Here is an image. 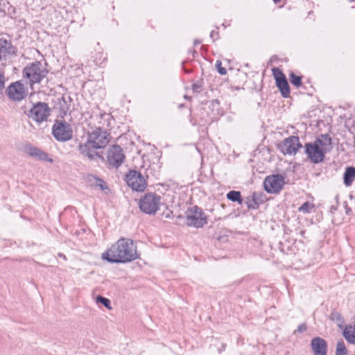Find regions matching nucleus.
Instances as JSON below:
<instances>
[{
  "label": "nucleus",
  "instance_id": "f257e3e1",
  "mask_svg": "<svg viewBox=\"0 0 355 355\" xmlns=\"http://www.w3.org/2000/svg\"><path fill=\"white\" fill-rule=\"evenodd\" d=\"M139 258L135 242L128 238H121L102 254V259L110 263H127Z\"/></svg>",
  "mask_w": 355,
  "mask_h": 355
},
{
  "label": "nucleus",
  "instance_id": "f03ea898",
  "mask_svg": "<svg viewBox=\"0 0 355 355\" xmlns=\"http://www.w3.org/2000/svg\"><path fill=\"white\" fill-rule=\"evenodd\" d=\"M110 141V134L103 126L94 128L88 133L87 142L94 149L105 148Z\"/></svg>",
  "mask_w": 355,
  "mask_h": 355
},
{
  "label": "nucleus",
  "instance_id": "7ed1b4c3",
  "mask_svg": "<svg viewBox=\"0 0 355 355\" xmlns=\"http://www.w3.org/2000/svg\"><path fill=\"white\" fill-rule=\"evenodd\" d=\"M162 204L161 197L155 193H146L139 200V208L145 214H155Z\"/></svg>",
  "mask_w": 355,
  "mask_h": 355
},
{
  "label": "nucleus",
  "instance_id": "20e7f679",
  "mask_svg": "<svg viewBox=\"0 0 355 355\" xmlns=\"http://www.w3.org/2000/svg\"><path fill=\"white\" fill-rule=\"evenodd\" d=\"M47 73L48 71L40 62H33L23 70L24 76L29 80L31 85L40 83Z\"/></svg>",
  "mask_w": 355,
  "mask_h": 355
},
{
  "label": "nucleus",
  "instance_id": "39448f33",
  "mask_svg": "<svg viewBox=\"0 0 355 355\" xmlns=\"http://www.w3.org/2000/svg\"><path fill=\"white\" fill-rule=\"evenodd\" d=\"M51 109L46 103L38 102L29 110L28 116L40 123L47 121Z\"/></svg>",
  "mask_w": 355,
  "mask_h": 355
},
{
  "label": "nucleus",
  "instance_id": "423d86ee",
  "mask_svg": "<svg viewBox=\"0 0 355 355\" xmlns=\"http://www.w3.org/2000/svg\"><path fill=\"white\" fill-rule=\"evenodd\" d=\"M187 223L189 226L201 227L205 225L207 217L202 211V209L198 207H192L186 212Z\"/></svg>",
  "mask_w": 355,
  "mask_h": 355
},
{
  "label": "nucleus",
  "instance_id": "0eeeda50",
  "mask_svg": "<svg viewBox=\"0 0 355 355\" xmlns=\"http://www.w3.org/2000/svg\"><path fill=\"white\" fill-rule=\"evenodd\" d=\"M52 133L60 141H68L72 137L71 127L66 121H57L53 126Z\"/></svg>",
  "mask_w": 355,
  "mask_h": 355
},
{
  "label": "nucleus",
  "instance_id": "6e6552de",
  "mask_svg": "<svg viewBox=\"0 0 355 355\" xmlns=\"http://www.w3.org/2000/svg\"><path fill=\"white\" fill-rule=\"evenodd\" d=\"M128 185L136 191H143L146 187V181L141 173L130 171L125 176Z\"/></svg>",
  "mask_w": 355,
  "mask_h": 355
},
{
  "label": "nucleus",
  "instance_id": "1a4fd4ad",
  "mask_svg": "<svg viewBox=\"0 0 355 355\" xmlns=\"http://www.w3.org/2000/svg\"><path fill=\"white\" fill-rule=\"evenodd\" d=\"M284 184V178L279 174L267 177L263 182L265 190L270 193L279 192Z\"/></svg>",
  "mask_w": 355,
  "mask_h": 355
},
{
  "label": "nucleus",
  "instance_id": "9d476101",
  "mask_svg": "<svg viewBox=\"0 0 355 355\" xmlns=\"http://www.w3.org/2000/svg\"><path fill=\"white\" fill-rule=\"evenodd\" d=\"M302 148L298 137L291 136L279 145L281 152L284 155H295Z\"/></svg>",
  "mask_w": 355,
  "mask_h": 355
},
{
  "label": "nucleus",
  "instance_id": "9b49d317",
  "mask_svg": "<svg viewBox=\"0 0 355 355\" xmlns=\"http://www.w3.org/2000/svg\"><path fill=\"white\" fill-rule=\"evenodd\" d=\"M107 162L110 165L118 168L125 159L123 149L118 145H114L110 148L107 153Z\"/></svg>",
  "mask_w": 355,
  "mask_h": 355
},
{
  "label": "nucleus",
  "instance_id": "f8f14e48",
  "mask_svg": "<svg viewBox=\"0 0 355 355\" xmlns=\"http://www.w3.org/2000/svg\"><path fill=\"white\" fill-rule=\"evenodd\" d=\"M272 73L276 81V86L279 89L283 97L287 98L290 95V87L285 75L278 68L272 69Z\"/></svg>",
  "mask_w": 355,
  "mask_h": 355
},
{
  "label": "nucleus",
  "instance_id": "ddd939ff",
  "mask_svg": "<svg viewBox=\"0 0 355 355\" xmlns=\"http://www.w3.org/2000/svg\"><path fill=\"white\" fill-rule=\"evenodd\" d=\"M27 89L20 82L12 83L7 89L9 98L13 101H19L27 95Z\"/></svg>",
  "mask_w": 355,
  "mask_h": 355
},
{
  "label": "nucleus",
  "instance_id": "4468645a",
  "mask_svg": "<svg viewBox=\"0 0 355 355\" xmlns=\"http://www.w3.org/2000/svg\"><path fill=\"white\" fill-rule=\"evenodd\" d=\"M15 55V48L10 41L6 39H0V63L5 66L6 62L12 55Z\"/></svg>",
  "mask_w": 355,
  "mask_h": 355
},
{
  "label": "nucleus",
  "instance_id": "2eb2a0df",
  "mask_svg": "<svg viewBox=\"0 0 355 355\" xmlns=\"http://www.w3.org/2000/svg\"><path fill=\"white\" fill-rule=\"evenodd\" d=\"M305 153L311 162L314 164L320 163L324 159L325 154L313 142L306 144Z\"/></svg>",
  "mask_w": 355,
  "mask_h": 355
},
{
  "label": "nucleus",
  "instance_id": "dca6fc26",
  "mask_svg": "<svg viewBox=\"0 0 355 355\" xmlns=\"http://www.w3.org/2000/svg\"><path fill=\"white\" fill-rule=\"evenodd\" d=\"M311 347L314 355H327V342L320 337H315L311 341Z\"/></svg>",
  "mask_w": 355,
  "mask_h": 355
},
{
  "label": "nucleus",
  "instance_id": "f3484780",
  "mask_svg": "<svg viewBox=\"0 0 355 355\" xmlns=\"http://www.w3.org/2000/svg\"><path fill=\"white\" fill-rule=\"evenodd\" d=\"M324 153L333 148L331 138L327 134L320 135L313 142Z\"/></svg>",
  "mask_w": 355,
  "mask_h": 355
},
{
  "label": "nucleus",
  "instance_id": "a211bd4d",
  "mask_svg": "<svg viewBox=\"0 0 355 355\" xmlns=\"http://www.w3.org/2000/svg\"><path fill=\"white\" fill-rule=\"evenodd\" d=\"M25 151L28 155L38 160L46 161L51 163L53 162V159L49 157V155L46 153L36 147L30 145L27 146L25 147Z\"/></svg>",
  "mask_w": 355,
  "mask_h": 355
},
{
  "label": "nucleus",
  "instance_id": "6ab92c4d",
  "mask_svg": "<svg viewBox=\"0 0 355 355\" xmlns=\"http://www.w3.org/2000/svg\"><path fill=\"white\" fill-rule=\"evenodd\" d=\"M79 150L81 154L87 157L89 159H94L98 155L94 148L92 147V144H89L88 142L80 144Z\"/></svg>",
  "mask_w": 355,
  "mask_h": 355
},
{
  "label": "nucleus",
  "instance_id": "aec40b11",
  "mask_svg": "<svg viewBox=\"0 0 355 355\" xmlns=\"http://www.w3.org/2000/svg\"><path fill=\"white\" fill-rule=\"evenodd\" d=\"M355 179V167L348 166L345 168V171L343 175V182L346 187L352 185V182Z\"/></svg>",
  "mask_w": 355,
  "mask_h": 355
},
{
  "label": "nucleus",
  "instance_id": "412c9836",
  "mask_svg": "<svg viewBox=\"0 0 355 355\" xmlns=\"http://www.w3.org/2000/svg\"><path fill=\"white\" fill-rule=\"evenodd\" d=\"M345 338L352 344H355V327L347 326L343 331Z\"/></svg>",
  "mask_w": 355,
  "mask_h": 355
},
{
  "label": "nucleus",
  "instance_id": "4be33fe9",
  "mask_svg": "<svg viewBox=\"0 0 355 355\" xmlns=\"http://www.w3.org/2000/svg\"><path fill=\"white\" fill-rule=\"evenodd\" d=\"M227 198L232 202H237L240 205L243 203V199L240 191H230L227 194Z\"/></svg>",
  "mask_w": 355,
  "mask_h": 355
},
{
  "label": "nucleus",
  "instance_id": "5701e85b",
  "mask_svg": "<svg viewBox=\"0 0 355 355\" xmlns=\"http://www.w3.org/2000/svg\"><path fill=\"white\" fill-rule=\"evenodd\" d=\"M314 208V205L309 202H305L299 208L298 211L304 214H308Z\"/></svg>",
  "mask_w": 355,
  "mask_h": 355
},
{
  "label": "nucleus",
  "instance_id": "b1692460",
  "mask_svg": "<svg viewBox=\"0 0 355 355\" xmlns=\"http://www.w3.org/2000/svg\"><path fill=\"white\" fill-rule=\"evenodd\" d=\"M347 350L343 340L338 342L336 355H346Z\"/></svg>",
  "mask_w": 355,
  "mask_h": 355
},
{
  "label": "nucleus",
  "instance_id": "393cba45",
  "mask_svg": "<svg viewBox=\"0 0 355 355\" xmlns=\"http://www.w3.org/2000/svg\"><path fill=\"white\" fill-rule=\"evenodd\" d=\"M290 80L291 83L297 87L302 85V78L300 76H296L293 73L290 74Z\"/></svg>",
  "mask_w": 355,
  "mask_h": 355
},
{
  "label": "nucleus",
  "instance_id": "a878e982",
  "mask_svg": "<svg viewBox=\"0 0 355 355\" xmlns=\"http://www.w3.org/2000/svg\"><path fill=\"white\" fill-rule=\"evenodd\" d=\"M97 302L101 303L103 304L107 309H111L112 307L110 306V301L109 299L105 298L103 296H98L96 298Z\"/></svg>",
  "mask_w": 355,
  "mask_h": 355
},
{
  "label": "nucleus",
  "instance_id": "bb28decb",
  "mask_svg": "<svg viewBox=\"0 0 355 355\" xmlns=\"http://www.w3.org/2000/svg\"><path fill=\"white\" fill-rule=\"evenodd\" d=\"M216 67L220 75H225L227 73L226 69L222 67V62L220 60L216 61Z\"/></svg>",
  "mask_w": 355,
  "mask_h": 355
},
{
  "label": "nucleus",
  "instance_id": "cd10ccee",
  "mask_svg": "<svg viewBox=\"0 0 355 355\" xmlns=\"http://www.w3.org/2000/svg\"><path fill=\"white\" fill-rule=\"evenodd\" d=\"M330 318L332 320H334V321H336V322H343V319H342V317H341L340 314L338 312H336V311H334V312H332L331 313Z\"/></svg>",
  "mask_w": 355,
  "mask_h": 355
},
{
  "label": "nucleus",
  "instance_id": "c85d7f7f",
  "mask_svg": "<svg viewBox=\"0 0 355 355\" xmlns=\"http://www.w3.org/2000/svg\"><path fill=\"white\" fill-rule=\"evenodd\" d=\"M5 82H6V78H5L4 73L3 71H0V93L2 92V91L3 90V89L5 87Z\"/></svg>",
  "mask_w": 355,
  "mask_h": 355
},
{
  "label": "nucleus",
  "instance_id": "c756f323",
  "mask_svg": "<svg viewBox=\"0 0 355 355\" xmlns=\"http://www.w3.org/2000/svg\"><path fill=\"white\" fill-rule=\"evenodd\" d=\"M192 88L195 92H200L202 89V84L200 83H196L193 84Z\"/></svg>",
  "mask_w": 355,
  "mask_h": 355
},
{
  "label": "nucleus",
  "instance_id": "7c9ffc66",
  "mask_svg": "<svg viewBox=\"0 0 355 355\" xmlns=\"http://www.w3.org/2000/svg\"><path fill=\"white\" fill-rule=\"evenodd\" d=\"M307 329V327L306 324L303 323L298 326L297 329L294 331V333L298 332V333H302L305 331Z\"/></svg>",
  "mask_w": 355,
  "mask_h": 355
},
{
  "label": "nucleus",
  "instance_id": "2f4dec72",
  "mask_svg": "<svg viewBox=\"0 0 355 355\" xmlns=\"http://www.w3.org/2000/svg\"><path fill=\"white\" fill-rule=\"evenodd\" d=\"M58 256H59L60 257H61V258H63V259H65V260L67 259V258H66L65 255H64V254H62V253H59V254H58Z\"/></svg>",
  "mask_w": 355,
  "mask_h": 355
},
{
  "label": "nucleus",
  "instance_id": "473e14b6",
  "mask_svg": "<svg viewBox=\"0 0 355 355\" xmlns=\"http://www.w3.org/2000/svg\"><path fill=\"white\" fill-rule=\"evenodd\" d=\"M200 43V42H199L198 40H195L194 41V45L199 44Z\"/></svg>",
  "mask_w": 355,
  "mask_h": 355
},
{
  "label": "nucleus",
  "instance_id": "72a5a7b5",
  "mask_svg": "<svg viewBox=\"0 0 355 355\" xmlns=\"http://www.w3.org/2000/svg\"><path fill=\"white\" fill-rule=\"evenodd\" d=\"M248 208H250V209H251V208L254 209V206H252V205H251L250 204H248Z\"/></svg>",
  "mask_w": 355,
  "mask_h": 355
},
{
  "label": "nucleus",
  "instance_id": "f704fd0d",
  "mask_svg": "<svg viewBox=\"0 0 355 355\" xmlns=\"http://www.w3.org/2000/svg\"><path fill=\"white\" fill-rule=\"evenodd\" d=\"M225 346H226V345H225V344H224V343H223V344H222V348H223V350H224V349H225Z\"/></svg>",
  "mask_w": 355,
  "mask_h": 355
},
{
  "label": "nucleus",
  "instance_id": "c9c22d12",
  "mask_svg": "<svg viewBox=\"0 0 355 355\" xmlns=\"http://www.w3.org/2000/svg\"><path fill=\"white\" fill-rule=\"evenodd\" d=\"M104 116H105V115H101V119H103Z\"/></svg>",
  "mask_w": 355,
  "mask_h": 355
},
{
  "label": "nucleus",
  "instance_id": "e433bc0d",
  "mask_svg": "<svg viewBox=\"0 0 355 355\" xmlns=\"http://www.w3.org/2000/svg\"><path fill=\"white\" fill-rule=\"evenodd\" d=\"M275 3L279 1L280 0H273Z\"/></svg>",
  "mask_w": 355,
  "mask_h": 355
},
{
  "label": "nucleus",
  "instance_id": "4c0bfd02",
  "mask_svg": "<svg viewBox=\"0 0 355 355\" xmlns=\"http://www.w3.org/2000/svg\"><path fill=\"white\" fill-rule=\"evenodd\" d=\"M354 327H355V324H354Z\"/></svg>",
  "mask_w": 355,
  "mask_h": 355
}]
</instances>
